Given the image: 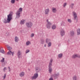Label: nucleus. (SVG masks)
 I'll use <instances>...</instances> for the list:
<instances>
[{
  "label": "nucleus",
  "mask_w": 80,
  "mask_h": 80,
  "mask_svg": "<svg viewBox=\"0 0 80 80\" xmlns=\"http://www.w3.org/2000/svg\"><path fill=\"white\" fill-rule=\"evenodd\" d=\"M11 54H12V51H9L7 53V55H11Z\"/></svg>",
  "instance_id": "obj_27"
},
{
  "label": "nucleus",
  "mask_w": 80,
  "mask_h": 80,
  "mask_svg": "<svg viewBox=\"0 0 80 80\" xmlns=\"http://www.w3.org/2000/svg\"><path fill=\"white\" fill-rule=\"evenodd\" d=\"M50 41V40L48 38H47L46 40V42L47 43H48V42Z\"/></svg>",
  "instance_id": "obj_19"
},
{
  "label": "nucleus",
  "mask_w": 80,
  "mask_h": 80,
  "mask_svg": "<svg viewBox=\"0 0 80 80\" xmlns=\"http://www.w3.org/2000/svg\"><path fill=\"white\" fill-rule=\"evenodd\" d=\"M17 55L18 58H20L22 57V53L20 52V51L18 50V52Z\"/></svg>",
  "instance_id": "obj_11"
},
{
  "label": "nucleus",
  "mask_w": 80,
  "mask_h": 80,
  "mask_svg": "<svg viewBox=\"0 0 80 80\" xmlns=\"http://www.w3.org/2000/svg\"><path fill=\"white\" fill-rule=\"evenodd\" d=\"M22 12V10H19L16 13V18H19L20 17V12Z\"/></svg>",
  "instance_id": "obj_4"
},
{
  "label": "nucleus",
  "mask_w": 80,
  "mask_h": 80,
  "mask_svg": "<svg viewBox=\"0 0 80 80\" xmlns=\"http://www.w3.org/2000/svg\"><path fill=\"white\" fill-rule=\"evenodd\" d=\"M34 34H33V33L31 34V37H34Z\"/></svg>",
  "instance_id": "obj_36"
},
{
  "label": "nucleus",
  "mask_w": 80,
  "mask_h": 80,
  "mask_svg": "<svg viewBox=\"0 0 80 80\" xmlns=\"http://www.w3.org/2000/svg\"><path fill=\"white\" fill-rule=\"evenodd\" d=\"M73 80H77V77L75 76H73L72 78Z\"/></svg>",
  "instance_id": "obj_28"
},
{
  "label": "nucleus",
  "mask_w": 80,
  "mask_h": 80,
  "mask_svg": "<svg viewBox=\"0 0 80 80\" xmlns=\"http://www.w3.org/2000/svg\"><path fill=\"white\" fill-rule=\"evenodd\" d=\"M30 43V41H28L27 42H26L27 45H28Z\"/></svg>",
  "instance_id": "obj_33"
},
{
  "label": "nucleus",
  "mask_w": 80,
  "mask_h": 80,
  "mask_svg": "<svg viewBox=\"0 0 80 80\" xmlns=\"http://www.w3.org/2000/svg\"><path fill=\"white\" fill-rule=\"evenodd\" d=\"M47 22H48L47 24H46V27L48 28H50L52 27V23L48 21V20H47Z\"/></svg>",
  "instance_id": "obj_6"
},
{
  "label": "nucleus",
  "mask_w": 80,
  "mask_h": 80,
  "mask_svg": "<svg viewBox=\"0 0 80 80\" xmlns=\"http://www.w3.org/2000/svg\"><path fill=\"white\" fill-rule=\"evenodd\" d=\"M52 29L53 30H55L56 28V25H53L52 27Z\"/></svg>",
  "instance_id": "obj_18"
},
{
  "label": "nucleus",
  "mask_w": 80,
  "mask_h": 80,
  "mask_svg": "<svg viewBox=\"0 0 80 80\" xmlns=\"http://www.w3.org/2000/svg\"><path fill=\"white\" fill-rule=\"evenodd\" d=\"M72 15L74 17V20L76 21V23L77 22H78V18L77 15V13L75 12H72Z\"/></svg>",
  "instance_id": "obj_3"
},
{
  "label": "nucleus",
  "mask_w": 80,
  "mask_h": 80,
  "mask_svg": "<svg viewBox=\"0 0 80 80\" xmlns=\"http://www.w3.org/2000/svg\"><path fill=\"white\" fill-rule=\"evenodd\" d=\"M0 52L2 53H5V51H4L2 48H1L0 49Z\"/></svg>",
  "instance_id": "obj_15"
},
{
  "label": "nucleus",
  "mask_w": 80,
  "mask_h": 80,
  "mask_svg": "<svg viewBox=\"0 0 80 80\" xmlns=\"http://www.w3.org/2000/svg\"><path fill=\"white\" fill-rule=\"evenodd\" d=\"M38 77V73L36 72V73H35L34 74V76L31 77V78L32 80H35V79H36Z\"/></svg>",
  "instance_id": "obj_8"
},
{
  "label": "nucleus",
  "mask_w": 80,
  "mask_h": 80,
  "mask_svg": "<svg viewBox=\"0 0 80 80\" xmlns=\"http://www.w3.org/2000/svg\"><path fill=\"white\" fill-rule=\"evenodd\" d=\"M70 35L71 37H73V36H74V35H75V33L74 32V31H70Z\"/></svg>",
  "instance_id": "obj_12"
},
{
  "label": "nucleus",
  "mask_w": 80,
  "mask_h": 80,
  "mask_svg": "<svg viewBox=\"0 0 80 80\" xmlns=\"http://www.w3.org/2000/svg\"><path fill=\"white\" fill-rule=\"evenodd\" d=\"M44 42H45V40L43 39H41V44H43L44 43Z\"/></svg>",
  "instance_id": "obj_26"
},
{
  "label": "nucleus",
  "mask_w": 80,
  "mask_h": 80,
  "mask_svg": "<svg viewBox=\"0 0 80 80\" xmlns=\"http://www.w3.org/2000/svg\"><path fill=\"white\" fill-rule=\"evenodd\" d=\"M26 25L28 28H31L33 24L31 22H28L26 23Z\"/></svg>",
  "instance_id": "obj_5"
},
{
  "label": "nucleus",
  "mask_w": 80,
  "mask_h": 80,
  "mask_svg": "<svg viewBox=\"0 0 80 80\" xmlns=\"http://www.w3.org/2000/svg\"><path fill=\"white\" fill-rule=\"evenodd\" d=\"M80 58V55L79 54H74L72 55V58H73L74 59L76 58Z\"/></svg>",
  "instance_id": "obj_9"
},
{
  "label": "nucleus",
  "mask_w": 80,
  "mask_h": 80,
  "mask_svg": "<svg viewBox=\"0 0 80 80\" xmlns=\"http://www.w3.org/2000/svg\"><path fill=\"white\" fill-rule=\"evenodd\" d=\"M4 79H5V78L6 77V74H4V76L3 77Z\"/></svg>",
  "instance_id": "obj_37"
},
{
  "label": "nucleus",
  "mask_w": 80,
  "mask_h": 80,
  "mask_svg": "<svg viewBox=\"0 0 80 80\" xmlns=\"http://www.w3.org/2000/svg\"><path fill=\"white\" fill-rule=\"evenodd\" d=\"M24 22H25V20L22 19L21 21L20 24L22 25L24 24Z\"/></svg>",
  "instance_id": "obj_21"
},
{
  "label": "nucleus",
  "mask_w": 80,
  "mask_h": 80,
  "mask_svg": "<svg viewBox=\"0 0 80 80\" xmlns=\"http://www.w3.org/2000/svg\"><path fill=\"white\" fill-rule=\"evenodd\" d=\"M30 52V50L28 49H27L26 51V53H28V52Z\"/></svg>",
  "instance_id": "obj_35"
},
{
  "label": "nucleus",
  "mask_w": 80,
  "mask_h": 80,
  "mask_svg": "<svg viewBox=\"0 0 80 80\" xmlns=\"http://www.w3.org/2000/svg\"><path fill=\"white\" fill-rule=\"evenodd\" d=\"M11 53L12 54V56H13V55H14V52H12Z\"/></svg>",
  "instance_id": "obj_44"
},
{
  "label": "nucleus",
  "mask_w": 80,
  "mask_h": 80,
  "mask_svg": "<svg viewBox=\"0 0 80 80\" xmlns=\"http://www.w3.org/2000/svg\"><path fill=\"white\" fill-rule=\"evenodd\" d=\"M10 2L12 4H14V3L15 2V0H11Z\"/></svg>",
  "instance_id": "obj_23"
},
{
  "label": "nucleus",
  "mask_w": 80,
  "mask_h": 80,
  "mask_svg": "<svg viewBox=\"0 0 80 80\" xmlns=\"http://www.w3.org/2000/svg\"><path fill=\"white\" fill-rule=\"evenodd\" d=\"M24 75H25V73L23 72H22L20 73L19 74V75L21 77H22L24 76Z\"/></svg>",
  "instance_id": "obj_14"
},
{
  "label": "nucleus",
  "mask_w": 80,
  "mask_h": 80,
  "mask_svg": "<svg viewBox=\"0 0 80 80\" xmlns=\"http://www.w3.org/2000/svg\"><path fill=\"white\" fill-rule=\"evenodd\" d=\"M12 16H13V12L10 11V13L8 15V18L7 20L6 18H4L3 20V22L4 23H10V22L12 19Z\"/></svg>",
  "instance_id": "obj_1"
},
{
  "label": "nucleus",
  "mask_w": 80,
  "mask_h": 80,
  "mask_svg": "<svg viewBox=\"0 0 80 80\" xmlns=\"http://www.w3.org/2000/svg\"><path fill=\"white\" fill-rule=\"evenodd\" d=\"M67 2H65V3H64V4H63V7H65L66 6V5H67Z\"/></svg>",
  "instance_id": "obj_32"
},
{
  "label": "nucleus",
  "mask_w": 80,
  "mask_h": 80,
  "mask_svg": "<svg viewBox=\"0 0 80 80\" xmlns=\"http://www.w3.org/2000/svg\"><path fill=\"white\" fill-rule=\"evenodd\" d=\"M19 0H16L17 1H18Z\"/></svg>",
  "instance_id": "obj_47"
},
{
  "label": "nucleus",
  "mask_w": 80,
  "mask_h": 80,
  "mask_svg": "<svg viewBox=\"0 0 80 80\" xmlns=\"http://www.w3.org/2000/svg\"><path fill=\"white\" fill-rule=\"evenodd\" d=\"M52 12H53V13H56V12H57V11H56V10H52Z\"/></svg>",
  "instance_id": "obj_40"
},
{
  "label": "nucleus",
  "mask_w": 80,
  "mask_h": 80,
  "mask_svg": "<svg viewBox=\"0 0 80 80\" xmlns=\"http://www.w3.org/2000/svg\"><path fill=\"white\" fill-rule=\"evenodd\" d=\"M49 80H53V79L52 78H51L49 79Z\"/></svg>",
  "instance_id": "obj_41"
},
{
  "label": "nucleus",
  "mask_w": 80,
  "mask_h": 80,
  "mask_svg": "<svg viewBox=\"0 0 80 80\" xmlns=\"http://www.w3.org/2000/svg\"><path fill=\"white\" fill-rule=\"evenodd\" d=\"M60 33L61 36H63L65 35V31L63 29H61L60 30Z\"/></svg>",
  "instance_id": "obj_10"
},
{
  "label": "nucleus",
  "mask_w": 80,
  "mask_h": 80,
  "mask_svg": "<svg viewBox=\"0 0 80 80\" xmlns=\"http://www.w3.org/2000/svg\"><path fill=\"white\" fill-rule=\"evenodd\" d=\"M48 43V47H51V45H52V43H51V42H49Z\"/></svg>",
  "instance_id": "obj_24"
},
{
  "label": "nucleus",
  "mask_w": 80,
  "mask_h": 80,
  "mask_svg": "<svg viewBox=\"0 0 80 80\" xmlns=\"http://www.w3.org/2000/svg\"><path fill=\"white\" fill-rule=\"evenodd\" d=\"M8 68L9 70V72H10V67H8Z\"/></svg>",
  "instance_id": "obj_42"
},
{
  "label": "nucleus",
  "mask_w": 80,
  "mask_h": 80,
  "mask_svg": "<svg viewBox=\"0 0 80 80\" xmlns=\"http://www.w3.org/2000/svg\"><path fill=\"white\" fill-rule=\"evenodd\" d=\"M47 46V44H45L44 45V47H46Z\"/></svg>",
  "instance_id": "obj_45"
},
{
  "label": "nucleus",
  "mask_w": 80,
  "mask_h": 80,
  "mask_svg": "<svg viewBox=\"0 0 80 80\" xmlns=\"http://www.w3.org/2000/svg\"><path fill=\"white\" fill-rule=\"evenodd\" d=\"M74 6V4L72 3L70 6V8H73Z\"/></svg>",
  "instance_id": "obj_20"
},
{
  "label": "nucleus",
  "mask_w": 80,
  "mask_h": 80,
  "mask_svg": "<svg viewBox=\"0 0 80 80\" xmlns=\"http://www.w3.org/2000/svg\"><path fill=\"white\" fill-rule=\"evenodd\" d=\"M5 61V58H2V59L0 62H2V63H3L4 62V61Z\"/></svg>",
  "instance_id": "obj_29"
},
{
  "label": "nucleus",
  "mask_w": 80,
  "mask_h": 80,
  "mask_svg": "<svg viewBox=\"0 0 80 80\" xmlns=\"http://www.w3.org/2000/svg\"><path fill=\"white\" fill-rule=\"evenodd\" d=\"M56 10V8H52V10Z\"/></svg>",
  "instance_id": "obj_38"
},
{
  "label": "nucleus",
  "mask_w": 80,
  "mask_h": 80,
  "mask_svg": "<svg viewBox=\"0 0 80 80\" xmlns=\"http://www.w3.org/2000/svg\"><path fill=\"white\" fill-rule=\"evenodd\" d=\"M53 62V59H50V62L49 63L48 66L49 72L50 73H51L52 71V62Z\"/></svg>",
  "instance_id": "obj_2"
},
{
  "label": "nucleus",
  "mask_w": 80,
  "mask_h": 80,
  "mask_svg": "<svg viewBox=\"0 0 80 80\" xmlns=\"http://www.w3.org/2000/svg\"><path fill=\"white\" fill-rule=\"evenodd\" d=\"M6 70H7V68L4 67L3 69V71H5Z\"/></svg>",
  "instance_id": "obj_39"
},
{
  "label": "nucleus",
  "mask_w": 80,
  "mask_h": 80,
  "mask_svg": "<svg viewBox=\"0 0 80 80\" xmlns=\"http://www.w3.org/2000/svg\"><path fill=\"white\" fill-rule=\"evenodd\" d=\"M35 70L36 73H38V72H39L40 71V69H39L38 68H36Z\"/></svg>",
  "instance_id": "obj_13"
},
{
  "label": "nucleus",
  "mask_w": 80,
  "mask_h": 80,
  "mask_svg": "<svg viewBox=\"0 0 80 80\" xmlns=\"http://www.w3.org/2000/svg\"><path fill=\"white\" fill-rule=\"evenodd\" d=\"M62 56H63V54H62V53H60L58 54V58H62Z\"/></svg>",
  "instance_id": "obj_22"
},
{
  "label": "nucleus",
  "mask_w": 80,
  "mask_h": 80,
  "mask_svg": "<svg viewBox=\"0 0 80 80\" xmlns=\"http://www.w3.org/2000/svg\"><path fill=\"white\" fill-rule=\"evenodd\" d=\"M14 39L15 42H18V38L17 37V36L15 37Z\"/></svg>",
  "instance_id": "obj_16"
},
{
  "label": "nucleus",
  "mask_w": 80,
  "mask_h": 80,
  "mask_svg": "<svg viewBox=\"0 0 80 80\" xmlns=\"http://www.w3.org/2000/svg\"><path fill=\"white\" fill-rule=\"evenodd\" d=\"M77 35H79L80 34V29H78L77 30Z\"/></svg>",
  "instance_id": "obj_17"
},
{
  "label": "nucleus",
  "mask_w": 80,
  "mask_h": 80,
  "mask_svg": "<svg viewBox=\"0 0 80 80\" xmlns=\"http://www.w3.org/2000/svg\"><path fill=\"white\" fill-rule=\"evenodd\" d=\"M68 22H69V23H71L72 22V20H71V19H68Z\"/></svg>",
  "instance_id": "obj_34"
},
{
  "label": "nucleus",
  "mask_w": 80,
  "mask_h": 80,
  "mask_svg": "<svg viewBox=\"0 0 80 80\" xmlns=\"http://www.w3.org/2000/svg\"><path fill=\"white\" fill-rule=\"evenodd\" d=\"M59 75H60V74H59V73H57L56 74H55L52 75L51 76V77H53V78H54V79H56L58 78L59 77Z\"/></svg>",
  "instance_id": "obj_7"
},
{
  "label": "nucleus",
  "mask_w": 80,
  "mask_h": 80,
  "mask_svg": "<svg viewBox=\"0 0 80 80\" xmlns=\"http://www.w3.org/2000/svg\"><path fill=\"white\" fill-rule=\"evenodd\" d=\"M47 10H49V9H47Z\"/></svg>",
  "instance_id": "obj_46"
},
{
  "label": "nucleus",
  "mask_w": 80,
  "mask_h": 80,
  "mask_svg": "<svg viewBox=\"0 0 80 80\" xmlns=\"http://www.w3.org/2000/svg\"><path fill=\"white\" fill-rule=\"evenodd\" d=\"M19 10H22V8H20L19 9Z\"/></svg>",
  "instance_id": "obj_43"
},
{
  "label": "nucleus",
  "mask_w": 80,
  "mask_h": 80,
  "mask_svg": "<svg viewBox=\"0 0 80 80\" xmlns=\"http://www.w3.org/2000/svg\"><path fill=\"white\" fill-rule=\"evenodd\" d=\"M6 63H7V62H4L2 64V67H4L5 65H6Z\"/></svg>",
  "instance_id": "obj_25"
},
{
  "label": "nucleus",
  "mask_w": 80,
  "mask_h": 80,
  "mask_svg": "<svg viewBox=\"0 0 80 80\" xmlns=\"http://www.w3.org/2000/svg\"><path fill=\"white\" fill-rule=\"evenodd\" d=\"M12 48V47H11L8 46V50H11Z\"/></svg>",
  "instance_id": "obj_31"
},
{
  "label": "nucleus",
  "mask_w": 80,
  "mask_h": 80,
  "mask_svg": "<svg viewBox=\"0 0 80 80\" xmlns=\"http://www.w3.org/2000/svg\"><path fill=\"white\" fill-rule=\"evenodd\" d=\"M49 12V10H45V14L47 15Z\"/></svg>",
  "instance_id": "obj_30"
}]
</instances>
